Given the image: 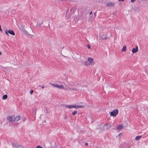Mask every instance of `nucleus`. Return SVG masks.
I'll return each mask as SVG.
<instances>
[{
  "instance_id": "7",
  "label": "nucleus",
  "mask_w": 148,
  "mask_h": 148,
  "mask_svg": "<svg viewBox=\"0 0 148 148\" xmlns=\"http://www.w3.org/2000/svg\"><path fill=\"white\" fill-rule=\"evenodd\" d=\"M73 108H75L76 109H77L80 108H84V107L82 106L81 105H73Z\"/></svg>"
},
{
  "instance_id": "8",
  "label": "nucleus",
  "mask_w": 148,
  "mask_h": 148,
  "mask_svg": "<svg viewBox=\"0 0 148 148\" xmlns=\"http://www.w3.org/2000/svg\"><path fill=\"white\" fill-rule=\"evenodd\" d=\"M106 5L109 7H113L114 6V3L109 2L106 4Z\"/></svg>"
},
{
  "instance_id": "6",
  "label": "nucleus",
  "mask_w": 148,
  "mask_h": 148,
  "mask_svg": "<svg viewBox=\"0 0 148 148\" xmlns=\"http://www.w3.org/2000/svg\"><path fill=\"white\" fill-rule=\"evenodd\" d=\"M7 119L9 121L12 122L15 121V120H14V117L13 116H9L7 118Z\"/></svg>"
},
{
  "instance_id": "27",
  "label": "nucleus",
  "mask_w": 148,
  "mask_h": 148,
  "mask_svg": "<svg viewBox=\"0 0 148 148\" xmlns=\"http://www.w3.org/2000/svg\"><path fill=\"white\" fill-rule=\"evenodd\" d=\"M121 133H120L119 135H118V136H120L121 135Z\"/></svg>"
},
{
  "instance_id": "26",
  "label": "nucleus",
  "mask_w": 148,
  "mask_h": 148,
  "mask_svg": "<svg viewBox=\"0 0 148 148\" xmlns=\"http://www.w3.org/2000/svg\"><path fill=\"white\" fill-rule=\"evenodd\" d=\"M119 1H124V0H119Z\"/></svg>"
},
{
  "instance_id": "10",
  "label": "nucleus",
  "mask_w": 148,
  "mask_h": 148,
  "mask_svg": "<svg viewBox=\"0 0 148 148\" xmlns=\"http://www.w3.org/2000/svg\"><path fill=\"white\" fill-rule=\"evenodd\" d=\"M123 127L122 125H118L116 127V129L118 130H120L123 129Z\"/></svg>"
},
{
  "instance_id": "25",
  "label": "nucleus",
  "mask_w": 148,
  "mask_h": 148,
  "mask_svg": "<svg viewBox=\"0 0 148 148\" xmlns=\"http://www.w3.org/2000/svg\"><path fill=\"white\" fill-rule=\"evenodd\" d=\"M41 88H42L43 89L44 88H45V86H41Z\"/></svg>"
},
{
  "instance_id": "13",
  "label": "nucleus",
  "mask_w": 148,
  "mask_h": 148,
  "mask_svg": "<svg viewBox=\"0 0 148 148\" xmlns=\"http://www.w3.org/2000/svg\"><path fill=\"white\" fill-rule=\"evenodd\" d=\"M66 107L69 109H71L73 108V106L66 105Z\"/></svg>"
},
{
  "instance_id": "3",
  "label": "nucleus",
  "mask_w": 148,
  "mask_h": 148,
  "mask_svg": "<svg viewBox=\"0 0 148 148\" xmlns=\"http://www.w3.org/2000/svg\"><path fill=\"white\" fill-rule=\"evenodd\" d=\"M50 84L52 86H53L54 87H57L59 89H64V86L62 85L61 84L60 85H59L58 84H53L52 83H50Z\"/></svg>"
},
{
  "instance_id": "23",
  "label": "nucleus",
  "mask_w": 148,
  "mask_h": 148,
  "mask_svg": "<svg viewBox=\"0 0 148 148\" xmlns=\"http://www.w3.org/2000/svg\"><path fill=\"white\" fill-rule=\"evenodd\" d=\"M85 146H87L88 145V144L87 143H86L85 144Z\"/></svg>"
},
{
  "instance_id": "28",
  "label": "nucleus",
  "mask_w": 148,
  "mask_h": 148,
  "mask_svg": "<svg viewBox=\"0 0 148 148\" xmlns=\"http://www.w3.org/2000/svg\"><path fill=\"white\" fill-rule=\"evenodd\" d=\"M92 13V12L91 11V12L89 14L90 15Z\"/></svg>"
},
{
  "instance_id": "12",
  "label": "nucleus",
  "mask_w": 148,
  "mask_h": 148,
  "mask_svg": "<svg viewBox=\"0 0 148 148\" xmlns=\"http://www.w3.org/2000/svg\"><path fill=\"white\" fill-rule=\"evenodd\" d=\"M104 126L105 127V129H107L110 127V125H108L107 124H105L104 125Z\"/></svg>"
},
{
  "instance_id": "11",
  "label": "nucleus",
  "mask_w": 148,
  "mask_h": 148,
  "mask_svg": "<svg viewBox=\"0 0 148 148\" xmlns=\"http://www.w3.org/2000/svg\"><path fill=\"white\" fill-rule=\"evenodd\" d=\"M21 117L20 116H17L15 117H14V120H15V121H18L20 119Z\"/></svg>"
},
{
  "instance_id": "15",
  "label": "nucleus",
  "mask_w": 148,
  "mask_h": 148,
  "mask_svg": "<svg viewBox=\"0 0 148 148\" xmlns=\"http://www.w3.org/2000/svg\"><path fill=\"white\" fill-rule=\"evenodd\" d=\"M126 51V45H124L122 49V51L125 52Z\"/></svg>"
},
{
  "instance_id": "29",
  "label": "nucleus",
  "mask_w": 148,
  "mask_h": 148,
  "mask_svg": "<svg viewBox=\"0 0 148 148\" xmlns=\"http://www.w3.org/2000/svg\"><path fill=\"white\" fill-rule=\"evenodd\" d=\"M1 52H0V55H1Z\"/></svg>"
},
{
  "instance_id": "2",
  "label": "nucleus",
  "mask_w": 148,
  "mask_h": 148,
  "mask_svg": "<svg viewBox=\"0 0 148 148\" xmlns=\"http://www.w3.org/2000/svg\"><path fill=\"white\" fill-rule=\"evenodd\" d=\"M119 113V110L117 109H115L110 112V115L111 116H114L117 115Z\"/></svg>"
},
{
  "instance_id": "18",
  "label": "nucleus",
  "mask_w": 148,
  "mask_h": 148,
  "mask_svg": "<svg viewBox=\"0 0 148 148\" xmlns=\"http://www.w3.org/2000/svg\"><path fill=\"white\" fill-rule=\"evenodd\" d=\"M77 111H74L72 112V114L73 115H75L77 113Z\"/></svg>"
},
{
  "instance_id": "5",
  "label": "nucleus",
  "mask_w": 148,
  "mask_h": 148,
  "mask_svg": "<svg viewBox=\"0 0 148 148\" xmlns=\"http://www.w3.org/2000/svg\"><path fill=\"white\" fill-rule=\"evenodd\" d=\"M12 147L13 148H14V147H16V148H18L21 146L20 145L17 143H12Z\"/></svg>"
},
{
  "instance_id": "19",
  "label": "nucleus",
  "mask_w": 148,
  "mask_h": 148,
  "mask_svg": "<svg viewBox=\"0 0 148 148\" xmlns=\"http://www.w3.org/2000/svg\"><path fill=\"white\" fill-rule=\"evenodd\" d=\"M36 148H43L42 147L39 145H38L36 146Z\"/></svg>"
},
{
  "instance_id": "24",
  "label": "nucleus",
  "mask_w": 148,
  "mask_h": 148,
  "mask_svg": "<svg viewBox=\"0 0 148 148\" xmlns=\"http://www.w3.org/2000/svg\"><path fill=\"white\" fill-rule=\"evenodd\" d=\"M0 31H2V29H1V26L0 25Z\"/></svg>"
},
{
  "instance_id": "17",
  "label": "nucleus",
  "mask_w": 148,
  "mask_h": 148,
  "mask_svg": "<svg viewBox=\"0 0 148 148\" xmlns=\"http://www.w3.org/2000/svg\"><path fill=\"white\" fill-rule=\"evenodd\" d=\"M101 38L103 40H106L107 39V37L103 35L102 36Z\"/></svg>"
},
{
  "instance_id": "1",
  "label": "nucleus",
  "mask_w": 148,
  "mask_h": 148,
  "mask_svg": "<svg viewBox=\"0 0 148 148\" xmlns=\"http://www.w3.org/2000/svg\"><path fill=\"white\" fill-rule=\"evenodd\" d=\"M84 65L87 66H89L90 65H93L95 64L94 62L93 59L91 58H88V59L87 61H86L85 62Z\"/></svg>"
},
{
  "instance_id": "22",
  "label": "nucleus",
  "mask_w": 148,
  "mask_h": 148,
  "mask_svg": "<svg viewBox=\"0 0 148 148\" xmlns=\"http://www.w3.org/2000/svg\"><path fill=\"white\" fill-rule=\"evenodd\" d=\"M135 0H131V1L132 2H134Z\"/></svg>"
},
{
  "instance_id": "9",
  "label": "nucleus",
  "mask_w": 148,
  "mask_h": 148,
  "mask_svg": "<svg viewBox=\"0 0 148 148\" xmlns=\"http://www.w3.org/2000/svg\"><path fill=\"white\" fill-rule=\"evenodd\" d=\"M138 47L137 46L135 48H133L132 51L134 53H135L138 51Z\"/></svg>"
},
{
  "instance_id": "16",
  "label": "nucleus",
  "mask_w": 148,
  "mask_h": 148,
  "mask_svg": "<svg viewBox=\"0 0 148 148\" xmlns=\"http://www.w3.org/2000/svg\"><path fill=\"white\" fill-rule=\"evenodd\" d=\"M7 98V95H5L3 96V99H5Z\"/></svg>"
},
{
  "instance_id": "14",
  "label": "nucleus",
  "mask_w": 148,
  "mask_h": 148,
  "mask_svg": "<svg viewBox=\"0 0 148 148\" xmlns=\"http://www.w3.org/2000/svg\"><path fill=\"white\" fill-rule=\"evenodd\" d=\"M142 137V136H138L135 137V140H139Z\"/></svg>"
},
{
  "instance_id": "21",
  "label": "nucleus",
  "mask_w": 148,
  "mask_h": 148,
  "mask_svg": "<svg viewBox=\"0 0 148 148\" xmlns=\"http://www.w3.org/2000/svg\"><path fill=\"white\" fill-rule=\"evenodd\" d=\"M87 47H88V49H90V45H88L87 46Z\"/></svg>"
},
{
  "instance_id": "20",
  "label": "nucleus",
  "mask_w": 148,
  "mask_h": 148,
  "mask_svg": "<svg viewBox=\"0 0 148 148\" xmlns=\"http://www.w3.org/2000/svg\"><path fill=\"white\" fill-rule=\"evenodd\" d=\"M33 92H34V90H31L30 91V93L31 94H32V93H33Z\"/></svg>"
},
{
  "instance_id": "4",
  "label": "nucleus",
  "mask_w": 148,
  "mask_h": 148,
  "mask_svg": "<svg viewBox=\"0 0 148 148\" xmlns=\"http://www.w3.org/2000/svg\"><path fill=\"white\" fill-rule=\"evenodd\" d=\"M5 34L7 35H8V33L13 36H14L15 34L14 32L12 30H9L8 31H5Z\"/></svg>"
}]
</instances>
